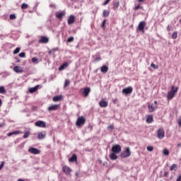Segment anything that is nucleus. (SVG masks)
I'll list each match as a JSON object with an SVG mask.
<instances>
[{"instance_id": "nucleus-58", "label": "nucleus", "mask_w": 181, "mask_h": 181, "mask_svg": "<svg viewBox=\"0 0 181 181\" xmlns=\"http://www.w3.org/2000/svg\"><path fill=\"white\" fill-rule=\"evenodd\" d=\"M180 146H181V143L177 144V148H180Z\"/></svg>"}, {"instance_id": "nucleus-41", "label": "nucleus", "mask_w": 181, "mask_h": 181, "mask_svg": "<svg viewBox=\"0 0 181 181\" xmlns=\"http://www.w3.org/2000/svg\"><path fill=\"white\" fill-rule=\"evenodd\" d=\"M9 18L11 21H13V19H16V16L15 14H11Z\"/></svg>"}, {"instance_id": "nucleus-57", "label": "nucleus", "mask_w": 181, "mask_h": 181, "mask_svg": "<svg viewBox=\"0 0 181 181\" xmlns=\"http://www.w3.org/2000/svg\"><path fill=\"white\" fill-rule=\"evenodd\" d=\"M154 104H155V105H158V101L155 100Z\"/></svg>"}, {"instance_id": "nucleus-9", "label": "nucleus", "mask_w": 181, "mask_h": 181, "mask_svg": "<svg viewBox=\"0 0 181 181\" xmlns=\"http://www.w3.org/2000/svg\"><path fill=\"white\" fill-rule=\"evenodd\" d=\"M30 153H33V155H39L40 153V150L39 148L31 147L28 149Z\"/></svg>"}, {"instance_id": "nucleus-45", "label": "nucleus", "mask_w": 181, "mask_h": 181, "mask_svg": "<svg viewBox=\"0 0 181 181\" xmlns=\"http://www.w3.org/2000/svg\"><path fill=\"white\" fill-rule=\"evenodd\" d=\"M110 1H111V0H106V1L103 3V6H105V5H108V4H110Z\"/></svg>"}, {"instance_id": "nucleus-17", "label": "nucleus", "mask_w": 181, "mask_h": 181, "mask_svg": "<svg viewBox=\"0 0 181 181\" xmlns=\"http://www.w3.org/2000/svg\"><path fill=\"white\" fill-rule=\"evenodd\" d=\"M76 19V17L74 16L71 15L68 18V25H73L74 23V21Z\"/></svg>"}, {"instance_id": "nucleus-10", "label": "nucleus", "mask_w": 181, "mask_h": 181, "mask_svg": "<svg viewBox=\"0 0 181 181\" xmlns=\"http://www.w3.org/2000/svg\"><path fill=\"white\" fill-rule=\"evenodd\" d=\"M13 71L17 74L23 73V67L20 66H16L13 68Z\"/></svg>"}, {"instance_id": "nucleus-51", "label": "nucleus", "mask_w": 181, "mask_h": 181, "mask_svg": "<svg viewBox=\"0 0 181 181\" xmlns=\"http://www.w3.org/2000/svg\"><path fill=\"white\" fill-rule=\"evenodd\" d=\"M112 103H113V104H116L117 103H118V99H114L112 100Z\"/></svg>"}, {"instance_id": "nucleus-48", "label": "nucleus", "mask_w": 181, "mask_h": 181, "mask_svg": "<svg viewBox=\"0 0 181 181\" xmlns=\"http://www.w3.org/2000/svg\"><path fill=\"white\" fill-rule=\"evenodd\" d=\"M169 176V172L166 171L164 173V177H168Z\"/></svg>"}, {"instance_id": "nucleus-30", "label": "nucleus", "mask_w": 181, "mask_h": 181, "mask_svg": "<svg viewBox=\"0 0 181 181\" xmlns=\"http://www.w3.org/2000/svg\"><path fill=\"white\" fill-rule=\"evenodd\" d=\"M103 17L107 18V16H110V11L108 10H105L103 13Z\"/></svg>"}, {"instance_id": "nucleus-28", "label": "nucleus", "mask_w": 181, "mask_h": 181, "mask_svg": "<svg viewBox=\"0 0 181 181\" xmlns=\"http://www.w3.org/2000/svg\"><path fill=\"white\" fill-rule=\"evenodd\" d=\"M170 170L172 172L173 170H177V165L173 164L171 167L170 168Z\"/></svg>"}, {"instance_id": "nucleus-36", "label": "nucleus", "mask_w": 181, "mask_h": 181, "mask_svg": "<svg viewBox=\"0 0 181 181\" xmlns=\"http://www.w3.org/2000/svg\"><path fill=\"white\" fill-rule=\"evenodd\" d=\"M69 86H70V81L66 79L64 83V87H69Z\"/></svg>"}, {"instance_id": "nucleus-62", "label": "nucleus", "mask_w": 181, "mask_h": 181, "mask_svg": "<svg viewBox=\"0 0 181 181\" xmlns=\"http://www.w3.org/2000/svg\"><path fill=\"white\" fill-rule=\"evenodd\" d=\"M96 60H101V58L98 57L96 59Z\"/></svg>"}, {"instance_id": "nucleus-19", "label": "nucleus", "mask_w": 181, "mask_h": 181, "mask_svg": "<svg viewBox=\"0 0 181 181\" xmlns=\"http://www.w3.org/2000/svg\"><path fill=\"white\" fill-rule=\"evenodd\" d=\"M157 108H158V105L153 106V105L148 104L149 112H153V111H155V110H157Z\"/></svg>"}, {"instance_id": "nucleus-35", "label": "nucleus", "mask_w": 181, "mask_h": 181, "mask_svg": "<svg viewBox=\"0 0 181 181\" xmlns=\"http://www.w3.org/2000/svg\"><path fill=\"white\" fill-rule=\"evenodd\" d=\"M172 38L173 39H177V33H176V32L173 33Z\"/></svg>"}, {"instance_id": "nucleus-38", "label": "nucleus", "mask_w": 181, "mask_h": 181, "mask_svg": "<svg viewBox=\"0 0 181 181\" xmlns=\"http://www.w3.org/2000/svg\"><path fill=\"white\" fill-rule=\"evenodd\" d=\"M107 22V20H104L101 24V28H103V29H105V23Z\"/></svg>"}, {"instance_id": "nucleus-54", "label": "nucleus", "mask_w": 181, "mask_h": 181, "mask_svg": "<svg viewBox=\"0 0 181 181\" xmlns=\"http://www.w3.org/2000/svg\"><path fill=\"white\" fill-rule=\"evenodd\" d=\"M167 30H168V32H170V26L168 25L167 27Z\"/></svg>"}, {"instance_id": "nucleus-43", "label": "nucleus", "mask_w": 181, "mask_h": 181, "mask_svg": "<svg viewBox=\"0 0 181 181\" xmlns=\"http://www.w3.org/2000/svg\"><path fill=\"white\" fill-rule=\"evenodd\" d=\"M107 129L110 131H112V129H114V124H110V126H108Z\"/></svg>"}, {"instance_id": "nucleus-32", "label": "nucleus", "mask_w": 181, "mask_h": 181, "mask_svg": "<svg viewBox=\"0 0 181 181\" xmlns=\"http://www.w3.org/2000/svg\"><path fill=\"white\" fill-rule=\"evenodd\" d=\"M28 8H29V6L26 3H23L21 5V9H28Z\"/></svg>"}, {"instance_id": "nucleus-61", "label": "nucleus", "mask_w": 181, "mask_h": 181, "mask_svg": "<svg viewBox=\"0 0 181 181\" xmlns=\"http://www.w3.org/2000/svg\"><path fill=\"white\" fill-rule=\"evenodd\" d=\"M1 127H4V124H0V128H1Z\"/></svg>"}, {"instance_id": "nucleus-16", "label": "nucleus", "mask_w": 181, "mask_h": 181, "mask_svg": "<svg viewBox=\"0 0 181 181\" xmlns=\"http://www.w3.org/2000/svg\"><path fill=\"white\" fill-rule=\"evenodd\" d=\"M109 158L112 160H117L118 159V156H117V153H114L112 151V153L110 154Z\"/></svg>"}, {"instance_id": "nucleus-40", "label": "nucleus", "mask_w": 181, "mask_h": 181, "mask_svg": "<svg viewBox=\"0 0 181 181\" xmlns=\"http://www.w3.org/2000/svg\"><path fill=\"white\" fill-rule=\"evenodd\" d=\"M74 40V37H70L68 38L67 42L69 43H71V42H73Z\"/></svg>"}, {"instance_id": "nucleus-56", "label": "nucleus", "mask_w": 181, "mask_h": 181, "mask_svg": "<svg viewBox=\"0 0 181 181\" xmlns=\"http://www.w3.org/2000/svg\"><path fill=\"white\" fill-rule=\"evenodd\" d=\"M0 107H2V100L0 98Z\"/></svg>"}, {"instance_id": "nucleus-6", "label": "nucleus", "mask_w": 181, "mask_h": 181, "mask_svg": "<svg viewBox=\"0 0 181 181\" xmlns=\"http://www.w3.org/2000/svg\"><path fill=\"white\" fill-rule=\"evenodd\" d=\"M157 136L158 139H163L165 138V130L163 128L157 130Z\"/></svg>"}, {"instance_id": "nucleus-12", "label": "nucleus", "mask_w": 181, "mask_h": 181, "mask_svg": "<svg viewBox=\"0 0 181 181\" xmlns=\"http://www.w3.org/2000/svg\"><path fill=\"white\" fill-rule=\"evenodd\" d=\"M99 105L101 108H106V107H108V102L105 99H102L99 103Z\"/></svg>"}, {"instance_id": "nucleus-21", "label": "nucleus", "mask_w": 181, "mask_h": 181, "mask_svg": "<svg viewBox=\"0 0 181 181\" xmlns=\"http://www.w3.org/2000/svg\"><path fill=\"white\" fill-rule=\"evenodd\" d=\"M146 122L147 124H152V122H153V115H148L146 117Z\"/></svg>"}, {"instance_id": "nucleus-44", "label": "nucleus", "mask_w": 181, "mask_h": 181, "mask_svg": "<svg viewBox=\"0 0 181 181\" xmlns=\"http://www.w3.org/2000/svg\"><path fill=\"white\" fill-rule=\"evenodd\" d=\"M31 60H32L33 63H37V58H36V57L32 58Z\"/></svg>"}, {"instance_id": "nucleus-64", "label": "nucleus", "mask_w": 181, "mask_h": 181, "mask_svg": "<svg viewBox=\"0 0 181 181\" xmlns=\"http://www.w3.org/2000/svg\"><path fill=\"white\" fill-rule=\"evenodd\" d=\"M1 169H2V168H0V170H1Z\"/></svg>"}, {"instance_id": "nucleus-29", "label": "nucleus", "mask_w": 181, "mask_h": 181, "mask_svg": "<svg viewBox=\"0 0 181 181\" xmlns=\"http://www.w3.org/2000/svg\"><path fill=\"white\" fill-rule=\"evenodd\" d=\"M6 90L5 89V86L0 87V94H6Z\"/></svg>"}, {"instance_id": "nucleus-3", "label": "nucleus", "mask_w": 181, "mask_h": 181, "mask_svg": "<svg viewBox=\"0 0 181 181\" xmlns=\"http://www.w3.org/2000/svg\"><path fill=\"white\" fill-rule=\"evenodd\" d=\"M146 26V22L141 21L136 28L137 32L139 31V32H141L142 33H145Z\"/></svg>"}, {"instance_id": "nucleus-20", "label": "nucleus", "mask_w": 181, "mask_h": 181, "mask_svg": "<svg viewBox=\"0 0 181 181\" xmlns=\"http://www.w3.org/2000/svg\"><path fill=\"white\" fill-rule=\"evenodd\" d=\"M48 42H49V38H47V37L42 36L39 40V43H48Z\"/></svg>"}, {"instance_id": "nucleus-8", "label": "nucleus", "mask_w": 181, "mask_h": 181, "mask_svg": "<svg viewBox=\"0 0 181 181\" xmlns=\"http://www.w3.org/2000/svg\"><path fill=\"white\" fill-rule=\"evenodd\" d=\"M35 127H38L39 128H46V122L42 120L37 121L35 123Z\"/></svg>"}, {"instance_id": "nucleus-4", "label": "nucleus", "mask_w": 181, "mask_h": 181, "mask_svg": "<svg viewBox=\"0 0 181 181\" xmlns=\"http://www.w3.org/2000/svg\"><path fill=\"white\" fill-rule=\"evenodd\" d=\"M84 124H86V118L83 116L78 117L76 122V127H82Z\"/></svg>"}, {"instance_id": "nucleus-42", "label": "nucleus", "mask_w": 181, "mask_h": 181, "mask_svg": "<svg viewBox=\"0 0 181 181\" xmlns=\"http://www.w3.org/2000/svg\"><path fill=\"white\" fill-rule=\"evenodd\" d=\"M19 57H25V56H26V54L25 52H21L18 54Z\"/></svg>"}, {"instance_id": "nucleus-14", "label": "nucleus", "mask_w": 181, "mask_h": 181, "mask_svg": "<svg viewBox=\"0 0 181 181\" xmlns=\"http://www.w3.org/2000/svg\"><path fill=\"white\" fill-rule=\"evenodd\" d=\"M60 108V105H53L48 107V111H57Z\"/></svg>"}, {"instance_id": "nucleus-39", "label": "nucleus", "mask_w": 181, "mask_h": 181, "mask_svg": "<svg viewBox=\"0 0 181 181\" xmlns=\"http://www.w3.org/2000/svg\"><path fill=\"white\" fill-rule=\"evenodd\" d=\"M147 151H148V152H152V151H153V146H147Z\"/></svg>"}, {"instance_id": "nucleus-1", "label": "nucleus", "mask_w": 181, "mask_h": 181, "mask_svg": "<svg viewBox=\"0 0 181 181\" xmlns=\"http://www.w3.org/2000/svg\"><path fill=\"white\" fill-rule=\"evenodd\" d=\"M179 91V87H176L175 86H171L170 91H168L167 93V99L168 101H170L175 95L176 93Z\"/></svg>"}, {"instance_id": "nucleus-46", "label": "nucleus", "mask_w": 181, "mask_h": 181, "mask_svg": "<svg viewBox=\"0 0 181 181\" xmlns=\"http://www.w3.org/2000/svg\"><path fill=\"white\" fill-rule=\"evenodd\" d=\"M141 8V4L136 6L134 7V11H138V9H140Z\"/></svg>"}, {"instance_id": "nucleus-15", "label": "nucleus", "mask_w": 181, "mask_h": 181, "mask_svg": "<svg viewBox=\"0 0 181 181\" xmlns=\"http://www.w3.org/2000/svg\"><path fill=\"white\" fill-rule=\"evenodd\" d=\"M37 138L40 140L45 139L46 138V132H41L37 134Z\"/></svg>"}, {"instance_id": "nucleus-31", "label": "nucleus", "mask_w": 181, "mask_h": 181, "mask_svg": "<svg viewBox=\"0 0 181 181\" xmlns=\"http://www.w3.org/2000/svg\"><path fill=\"white\" fill-rule=\"evenodd\" d=\"M163 155H165V156H169V150L168 148H164L163 151Z\"/></svg>"}, {"instance_id": "nucleus-52", "label": "nucleus", "mask_w": 181, "mask_h": 181, "mask_svg": "<svg viewBox=\"0 0 181 181\" xmlns=\"http://www.w3.org/2000/svg\"><path fill=\"white\" fill-rule=\"evenodd\" d=\"M178 124L181 127V117L178 119Z\"/></svg>"}, {"instance_id": "nucleus-55", "label": "nucleus", "mask_w": 181, "mask_h": 181, "mask_svg": "<svg viewBox=\"0 0 181 181\" xmlns=\"http://www.w3.org/2000/svg\"><path fill=\"white\" fill-rule=\"evenodd\" d=\"M177 181H181V175L177 177Z\"/></svg>"}, {"instance_id": "nucleus-50", "label": "nucleus", "mask_w": 181, "mask_h": 181, "mask_svg": "<svg viewBox=\"0 0 181 181\" xmlns=\"http://www.w3.org/2000/svg\"><path fill=\"white\" fill-rule=\"evenodd\" d=\"M4 165H5V161H3V162L1 163V164L0 165V168L2 169V168H4Z\"/></svg>"}, {"instance_id": "nucleus-53", "label": "nucleus", "mask_w": 181, "mask_h": 181, "mask_svg": "<svg viewBox=\"0 0 181 181\" xmlns=\"http://www.w3.org/2000/svg\"><path fill=\"white\" fill-rule=\"evenodd\" d=\"M7 135H8V136H12V135H13V133L9 132Z\"/></svg>"}, {"instance_id": "nucleus-49", "label": "nucleus", "mask_w": 181, "mask_h": 181, "mask_svg": "<svg viewBox=\"0 0 181 181\" xmlns=\"http://www.w3.org/2000/svg\"><path fill=\"white\" fill-rule=\"evenodd\" d=\"M52 52H57V48H54V49H53L52 50H51V51H49V54H50L51 53H52Z\"/></svg>"}, {"instance_id": "nucleus-27", "label": "nucleus", "mask_w": 181, "mask_h": 181, "mask_svg": "<svg viewBox=\"0 0 181 181\" xmlns=\"http://www.w3.org/2000/svg\"><path fill=\"white\" fill-rule=\"evenodd\" d=\"M119 8V1H116L114 4H113V9L115 11H117V9Z\"/></svg>"}, {"instance_id": "nucleus-37", "label": "nucleus", "mask_w": 181, "mask_h": 181, "mask_svg": "<svg viewBox=\"0 0 181 181\" xmlns=\"http://www.w3.org/2000/svg\"><path fill=\"white\" fill-rule=\"evenodd\" d=\"M151 67H152L153 69H159V66L153 63L151 64Z\"/></svg>"}, {"instance_id": "nucleus-7", "label": "nucleus", "mask_w": 181, "mask_h": 181, "mask_svg": "<svg viewBox=\"0 0 181 181\" xmlns=\"http://www.w3.org/2000/svg\"><path fill=\"white\" fill-rule=\"evenodd\" d=\"M121 151H122V148L119 144H116L112 147V152H113L114 153L118 154L119 153V152H121Z\"/></svg>"}, {"instance_id": "nucleus-13", "label": "nucleus", "mask_w": 181, "mask_h": 181, "mask_svg": "<svg viewBox=\"0 0 181 181\" xmlns=\"http://www.w3.org/2000/svg\"><path fill=\"white\" fill-rule=\"evenodd\" d=\"M62 171L64 172V173H65L66 175H70V173H71V168H69L67 165H64L62 167Z\"/></svg>"}, {"instance_id": "nucleus-11", "label": "nucleus", "mask_w": 181, "mask_h": 181, "mask_svg": "<svg viewBox=\"0 0 181 181\" xmlns=\"http://www.w3.org/2000/svg\"><path fill=\"white\" fill-rule=\"evenodd\" d=\"M90 93H91V88L86 87L83 88L82 95H83V97H88V94H90Z\"/></svg>"}, {"instance_id": "nucleus-25", "label": "nucleus", "mask_w": 181, "mask_h": 181, "mask_svg": "<svg viewBox=\"0 0 181 181\" xmlns=\"http://www.w3.org/2000/svg\"><path fill=\"white\" fill-rule=\"evenodd\" d=\"M39 88V85L35 86L34 88H30L29 89L30 93H36L37 91V89Z\"/></svg>"}, {"instance_id": "nucleus-47", "label": "nucleus", "mask_w": 181, "mask_h": 181, "mask_svg": "<svg viewBox=\"0 0 181 181\" xmlns=\"http://www.w3.org/2000/svg\"><path fill=\"white\" fill-rule=\"evenodd\" d=\"M18 134H21V132H20V131H15V132H13V135H18Z\"/></svg>"}, {"instance_id": "nucleus-59", "label": "nucleus", "mask_w": 181, "mask_h": 181, "mask_svg": "<svg viewBox=\"0 0 181 181\" xmlns=\"http://www.w3.org/2000/svg\"><path fill=\"white\" fill-rule=\"evenodd\" d=\"M17 181H25V180L18 179Z\"/></svg>"}, {"instance_id": "nucleus-22", "label": "nucleus", "mask_w": 181, "mask_h": 181, "mask_svg": "<svg viewBox=\"0 0 181 181\" xmlns=\"http://www.w3.org/2000/svg\"><path fill=\"white\" fill-rule=\"evenodd\" d=\"M63 100V95H57V96H54L53 98H52V101L54 102H57V101H62Z\"/></svg>"}, {"instance_id": "nucleus-2", "label": "nucleus", "mask_w": 181, "mask_h": 181, "mask_svg": "<svg viewBox=\"0 0 181 181\" xmlns=\"http://www.w3.org/2000/svg\"><path fill=\"white\" fill-rule=\"evenodd\" d=\"M131 156V148L129 147L124 148V151H123L120 154V158H129Z\"/></svg>"}, {"instance_id": "nucleus-63", "label": "nucleus", "mask_w": 181, "mask_h": 181, "mask_svg": "<svg viewBox=\"0 0 181 181\" xmlns=\"http://www.w3.org/2000/svg\"><path fill=\"white\" fill-rule=\"evenodd\" d=\"M76 177L78 176V173H76Z\"/></svg>"}, {"instance_id": "nucleus-60", "label": "nucleus", "mask_w": 181, "mask_h": 181, "mask_svg": "<svg viewBox=\"0 0 181 181\" xmlns=\"http://www.w3.org/2000/svg\"><path fill=\"white\" fill-rule=\"evenodd\" d=\"M139 2H144L145 0H139Z\"/></svg>"}, {"instance_id": "nucleus-34", "label": "nucleus", "mask_w": 181, "mask_h": 181, "mask_svg": "<svg viewBox=\"0 0 181 181\" xmlns=\"http://www.w3.org/2000/svg\"><path fill=\"white\" fill-rule=\"evenodd\" d=\"M29 135H30V132H26L24 134V135H23L24 139H26V138H28V137H29Z\"/></svg>"}, {"instance_id": "nucleus-5", "label": "nucleus", "mask_w": 181, "mask_h": 181, "mask_svg": "<svg viewBox=\"0 0 181 181\" xmlns=\"http://www.w3.org/2000/svg\"><path fill=\"white\" fill-rule=\"evenodd\" d=\"M132 91H134V88H132V86H129L127 88H123L122 93L125 95H128L129 94H132Z\"/></svg>"}, {"instance_id": "nucleus-23", "label": "nucleus", "mask_w": 181, "mask_h": 181, "mask_svg": "<svg viewBox=\"0 0 181 181\" xmlns=\"http://www.w3.org/2000/svg\"><path fill=\"white\" fill-rule=\"evenodd\" d=\"M66 67H69V64L67 62L64 63L59 68V71H62L66 69Z\"/></svg>"}, {"instance_id": "nucleus-24", "label": "nucleus", "mask_w": 181, "mask_h": 181, "mask_svg": "<svg viewBox=\"0 0 181 181\" xmlns=\"http://www.w3.org/2000/svg\"><path fill=\"white\" fill-rule=\"evenodd\" d=\"M100 71L102 73H107L108 71V66L107 65H104L100 68Z\"/></svg>"}, {"instance_id": "nucleus-26", "label": "nucleus", "mask_w": 181, "mask_h": 181, "mask_svg": "<svg viewBox=\"0 0 181 181\" xmlns=\"http://www.w3.org/2000/svg\"><path fill=\"white\" fill-rule=\"evenodd\" d=\"M70 162H77V155L73 154L71 158L69 159Z\"/></svg>"}, {"instance_id": "nucleus-18", "label": "nucleus", "mask_w": 181, "mask_h": 181, "mask_svg": "<svg viewBox=\"0 0 181 181\" xmlns=\"http://www.w3.org/2000/svg\"><path fill=\"white\" fill-rule=\"evenodd\" d=\"M66 15V13L64 11L60 12V13H56V18L57 19H62L64 16Z\"/></svg>"}, {"instance_id": "nucleus-33", "label": "nucleus", "mask_w": 181, "mask_h": 181, "mask_svg": "<svg viewBox=\"0 0 181 181\" xmlns=\"http://www.w3.org/2000/svg\"><path fill=\"white\" fill-rule=\"evenodd\" d=\"M21 52V47H17L16 49L13 51V54H18Z\"/></svg>"}]
</instances>
